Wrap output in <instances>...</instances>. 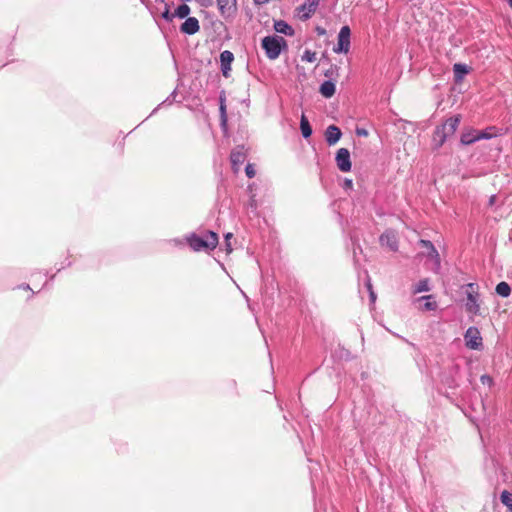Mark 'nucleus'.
Masks as SVG:
<instances>
[{
  "mask_svg": "<svg viewBox=\"0 0 512 512\" xmlns=\"http://www.w3.org/2000/svg\"><path fill=\"white\" fill-rule=\"evenodd\" d=\"M461 121L460 115L448 118L442 125L437 126L433 133L432 145L437 150L445 143L447 138L453 135Z\"/></svg>",
  "mask_w": 512,
  "mask_h": 512,
  "instance_id": "nucleus-1",
  "label": "nucleus"
},
{
  "mask_svg": "<svg viewBox=\"0 0 512 512\" xmlns=\"http://www.w3.org/2000/svg\"><path fill=\"white\" fill-rule=\"evenodd\" d=\"M189 246L194 251L214 250L218 245V235L213 231H207L204 237L192 234L187 238Z\"/></svg>",
  "mask_w": 512,
  "mask_h": 512,
  "instance_id": "nucleus-2",
  "label": "nucleus"
},
{
  "mask_svg": "<svg viewBox=\"0 0 512 512\" xmlns=\"http://www.w3.org/2000/svg\"><path fill=\"white\" fill-rule=\"evenodd\" d=\"M261 44L270 60L277 59L282 49L287 47L286 40L280 36H266L262 39Z\"/></svg>",
  "mask_w": 512,
  "mask_h": 512,
  "instance_id": "nucleus-3",
  "label": "nucleus"
},
{
  "mask_svg": "<svg viewBox=\"0 0 512 512\" xmlns=\"http://www.w3.org/2000/svg\"><path fill=\"white\" fill-rule=\"evenodd\" d=\"M350 36L351 30L349 26H342L338 34L337 45L334 46L335 53H348L350 50Z\"/></svg>",
  "mask_w": 512,
  "mask_h": 512,
  "instance_id": "nucleus-4",
  "label": "nucleus"
},
{
  "mask_svg": "<svg viewBox=\"0 0 512 512\" xmlns=\"http://www.w3.org/2000/svg\"><path fill=\"white\" fill-rule=\"evenodd\" d=\"M465 344L468 348L477 350L482 346V337L476 327H469L464 334Z\"/></svg>",
  "mask_w": 512,
  "mask_h": 512,
  "instance_id": "nucleus-5",
  "label": "nucleus"
},
{
  "mask_svg": "<svg viewBox=\"0 0 512 512\" xmlns=\"http://www.w3.org/2000/svg\"><path fill=\"white\" fill-rule=\"evenodd\" d=\"M220 15L224 19L233 18L237 12V0H216Z\"/></svg>",
  "mask_w": 512,
  "mask_h": 512,
  "instance_id": "nucleus-6",
  "label": "nucleus"
},
{
  "mask_svg": "<svg viewBox=\"0 0 512 512\" xmlns=\"http://www.w3.org/2000/svg\"><path fill=\"white\" fill-rule=\"evenodd\" d=\"M336 165L342 172H349L351 170L350 152L347 148H340L335 157Z\"/></svg>",
  "mask_w": 512,
  "mask_h": 512,
  "instance_id": "nucleus-7",
  "label": "nucleus"
},
{
  "mask_svg": "<svg viewBox=\"0 0 512 512\" xmlns=\"http://www.w3.org/2000/svg\"><path fill=\"white\" fill-rule=\"evenodd\" d=\"M246 157L247 154L244 146H237L235 149L232 150L230 155V161L232 169L235 173H237L240 170L241 165L246 160Z\"/></svg>",
  "mask_w": 512,
  "mask_h": 512,
  "instance_id": "nucleus-8",
  "label": "nucleus"
},
{
  "mask_svg": "<svg viewBox=\"0 0 512 512\" xmlns=\"http://www.w3.org/2000/svg\"><path fill=\"white\" fill-rule=\"evenodd\" d=\"M474 286L473 283L467 285L469 290H467L466 310L472 314H478L480 307L477 299L478 295L474 292Z\"/></svg>",
  "mask_w": 512,
  "mask_h": 512,
  "instance_id": "nucleus-9",
  "label": "nucleus"
},
{
  "mask_svg": "<svg viewBox=\"0 0 512 512\" xmlns=\"http://www.w3.org/2000/svg\"><path fill=\"white\" fill-rule=\"evenodd\" d=\"M234 61V54L229 50L220 53L221 72L225 78L230 76L231 64Z\"/></svg>",
  "mask_w": 512,
  "mask_h": 512,
  "instance_id": "nucleus-10",
  "label": "nucleus"
},
{
  "mask_svg": "<svg viewBox=\"0 0 512 512\" xmlns=\"http://www.w3.org/2000/svg\"><path fill=\"white\" fill-rule=\"evenodd\" d=\"M319 5V0H306L301 6H299L298 11L300 14L301 20H308L312 14L316 11Z\"/></svg>",
  "mask_w": 512,
  "mask_h": 512,
  "instance_id": "nucleus-11",
  "label": "nucleus"
},
{
  "mask_svg": "<svg viewBox=\"0 0 512 512\" xmlns=\"http://www.w3.org/2000/svg\"><path fill=\"white\" fill-rule=\"evenodd\" d=\"M419 245L425 249L423 255L435 261L436 265H440V256L433 243L429 240L421 239Z\"/></svg>",
  "mask_w": 512,
  "mask_h": 512,
  "instance_id": "nucleus-12",
  "label": "nucleus"
},
{
  "mask_svg": "<svg viewBox=\"0 0 512 512\" xmlns=\"http://www.w3.org/2000/svg\"><path fill=\"white\" fill-rule=\"evenodd\" d=\"M380 243L383 246H387L391 251H397L398 249V240L396 233L392 230H386L380 236Z\"/></svg>",
  "mask_w": 512,
  "mask_h": 512,
  "instance_id": "nucleus-13",
  "label": "nucleus"
},
{
  "mask_svg": "<svg viewBox=\"0 0 512 512\" xmlns=\"http://www.w3.org/2000/svg\"><path fill=\"white\" fill-rule=\"evenodd\" d=\"M200 30L199 21L195 17H188L181 24L180 31L187 35H194Z\"/></svg>",
  "mask_w": 512,
  "mask_h": 512,
  "instance_id": "nucleus-14",
  "label": "nucleus"
},
{
  "mask_svg": "<svg viewBox=\"0 0 512 512\" xmlns=\"http://www.w3.org/2000/svg\"><path fill=\"white\" fill-rule=\"evenodd\" d=\"M342 132L336 125H329L325 130V140L328 145H335L341 138Z\"/></svg>",
  "mask_w": 512,
  "mask_h": 512,
  "instance_id": "nucleus-15",
  "label": "nucleus"
},
{
  "mask_svg": "<svg viewBox=\"0 0 512 512\" xmlns=\"http://www.w3.org/2000/svg\"><path fill=\"white\" fill-rule=\"evenodd\" d=\"M477 136H478V130L471 128L462 133L460 142L462 145H471L478 141Z\"/></svg>",
  "mask_w": 512,
  "mask_h": 512,
  "instance_id": "nucleus-16",
  "label": "nucleus"
},
{
  "mask_svg": "<svg viewBox=\"0 0 512 512\" xmlns=\"http://www.w3.org/2000/svg\"><path fill=\"white\" fill-rule=\"evenodd\" d=\"M455 82H461L465 75L469 73V67L466 64L456 63L453 66Z\"/></svg>",
  "mask_w": 512,
  "mask_h": 512,
  "instance_id": "nucleus-17",
  "label": "nucleus"
},
{
  "mask_svg": "<svg viewBox=\"0 0 512 512\" xmlns=\"http://www.w3.org/2000/svg\"><path fill=\"white\" fill-rule=\"evenodd\" d=\"M335 91H336L335 83L332 82L331 80L324 81L321 84L320 89H319V92L325 98H331L335 94Z\"/></svg>",
  "mask_w": 512,
  "mask_h": 512,
  "instance_id": "nucleus-18",
  "label": "nucleus"
},
{
  "mask_svg": "<svg viewBox=\"0 0 512 512\" xmlns=\"http://www.w3.org/2000/svg\"><path fill=\"white\" fill-rule=\"evenodd\" d=\"M274 29L276 32L287 36H292L294 34L293 28L283 20L276 21L274 24Z\"/></svg>",
  "mask_w": 512,
  "mask_h": 512,
  "instance_id": "nucleus-19",
  "label": "nucleus"
},
{
  "mask_svg": "<svg viewBox=\"0 0 512 512\" xmlns=\"http://www.w3.org/2000/svg\"><path fill=\"white\" fill-rule=\"evenodd\" d=\"M300 129H301L302 136L304 138L307 139L312 135L311 125H310L307 117L304 114L301 116Z\"/></svg>",
  "mask_w": 512,
  "mask_h": 512,
  "instance_id": "nucleus-20",
  "label": "nucleus"
},
{
  "mask_svg": "<svg viewBox=\"0 0 512 512\" xmlns=\"http://www.w3.org/2000/svg\"><path fill=\"white\" fill-rule=\"evenodd\" d=\"M430 291L429 279L425 278L420 280L413 289V294H419L422 292Z\"/></svg>",
  "mask_w": 512,
  "mask_h": 512,
  "instance_id": "nucleus-21",
  "label": "nucleus"
},
{
  "mask_svg": "<svg viewBox=\"0 0 512 512\" xmlns=\"http://www.w3.org/2000/svg\"><path fill=\"white\" fill-rule=\"evenodd\" d=\"M495 291L501 297H508L511 293V288L508 283L502 281L497 284Z\"/></svg>",
  "mask_w": 512,
  "mask_h": 512,
  "instance_id": "nucleus-22",
  "label": "nucleus"
},
{
  "mask_svg": "<svg viewBox=\"0 0 512 512\" xmlns=\"http://www.w3.org/2000/svg\"><path fill=\"white\" fill-rule=\"evenodd\" d=\"M190 11H191V9L187 4H181L174 11V17H178L181 19L188 18Z\"/></svg>",
  "mask_w": 512,
  "mask_h": 512,
  "instance_id": "nucleus-23",
  "label": "nucleus"
},
{
  "mask_svg": "<svg viewBox=\"0 0 512 512\" xmlns=\"http://www.w3.org/2000/svg\"><path fill=\"white\" fill-rule=\"evenodd\" d=\"M160 4L163 6V10L161 11V17L167 22H171L174 18V13L170 12L169 4L165 3L163 0L160 1Z\"/></svg>",
  "mask_w": 512,
  "mask_h": 512,
  "instance_id": "nucleus-24",
  "label": "nucleus"
},
{
  "mask_svg": "<svg viewBox=\"0 0 512 512\" xmlns=\"http://www.w3.org/2000/svg\"><path fill=\"white\" fill-rule=\"evenodd\" d=\"M494 131H495V127H489L488 129H486L484 131H478L477 140L479 141L482 139L493 138L494 136H496V133Z\"/></svg>",
  "mask_w": 512,
  "mask_h": 512,
  "instance_id": "nucleus-25",
  "label": "nucleus"
},
{
  "mask_svg": "<svg viewBox=\"0 0 512 512\" xmlns=\"http://www.w3.org/2000/svg\"><path fill=\"white\" fill-rule=\"evenodd\" d=\"M500 500L502 504L505 505L507 508L512 507V494L507 490L502 491L500 495Z\"/></svg>",
  "mask_w": 512,
  "mask_h": 512,
  "instance_id": "nucleus-26",
  "label": "nucleus"
},
{
  "mask_svg": "<svg viewBox=\"0 0 512 512\" xmlns=\"http://www.w3.org/2000/svg\"><path fill=\"white\" fill-rule=\"evenodd\" d=\"M431 298H433L432 295L422 296L419 298V300H426V303L424 304L425 310H435L437 308V303L435 301H429Z\"/></svg>",
  "mask_w": 512,
  "mask_h": 512,
  "instance_id": "nucleus-27",
  "label": "nucleus"
},
{
  "mask_svg": "<svg viewBox=\"0 0 512 512\" xmlns=\"http://www.w3.org/2000/svg\"><path fill=\"white\" fill-rule=\"evenodd\" d=\"M316 52L314 51H311V50H305L303 55H302V60L303 61H306V62H309V63H313L316 61Z\"/></svg>",
  "mask_w": 512,
  "mask_h": 512,
  "instance_id": "nucleus-28",
  "label": "nucleus"
},
{
  "mask_svg": "<svg viewBox=\"0 0 512 512\" xmlns=\"http://www.w3.org/2000/svg\"><path fill=\"white\" fill-rule=\"evenodd\" d=\"M220 113L222 118V123H226V106L224 104V98L220 97Z\"/></svg>",
  "mask_w": 512,
  "mask_h": 512,
  "instance_id": "nucleus-29",
  "label": "nucleus"
},
{
  "mask_svg": "<svg viewBox=\"0 0 512 512\" xmlns=\"http://www.w3.org/2000/svg\"><path fill=\"white\" fill-rule=\"evenodd\" d=\"M245 173L248 178H253L256 174L254 166L252 164H247L245 167Z\"/></svg>",
  "mask_w": 512,
  "mask_h": 512,
  "instance_id": "nucleus-30",
  "label": "nucleus"
},
{
  "mask_svg": "<svg viewBox=\"0 0 512 512\" xmlns=\"http://www.w3.org/2000/svg\"><path fill=\"white\" fill-rule=\"evenodd\" d=\"M480 381H481V383H482L483 385H488V386H491V385H492V383H493L492 378H491L489 375H486V374H485V375H482V376L480 377Z\"/></svg>",
  "mask_w": 512,
  "mask_h": 512,
  "instance_id": "nucleus-31",
  "label": "nucleus"
},
{
  "mask_svg": "<svg viewBox=\"0 0 512 512\" xmlns=\"http://www.w3.org/2000/svg\"><path fill=\"white\" fill-rule=\"evenodd\" d=\"M366 286H367V289L369 290V294H370V299H371V302H375L376 300V294L374 293V291L372 290V284L370 283V281H368L366 283Z\"/></svg>",
  "mask_w": 512,
  "mask_h": 512,
  "instance_id": "nucleus-32",
  "label": "nucleus"
},
{
  "mask_svg": "<svg viewBox=\"0 0 512 512\" xmlns=\"http://www.w3.org/2000/svg\"><path fill=\"white\" fill-rule=\"evenodd\" d=\"M232 237V233H227L225 235L226 249L227 252L230 253L232 251L231 245L229 243V239Z\"/></svg>",
  "mask_w": 512,
  "mask_h": 512,
  "instance_id": "nucleus-33",
  "label": "nucleus"
},
{
  "mask_svg": "<svg viewBox=\"0 0 512 512\" xmlns=\"http://www.w3.org/2000/svg\"><path fill=\"white\" fill-rule=\"evenodd\" d=\"M201 6L203 7H209L212 5L213 0H196Z\"/></svg>",
  "mask_w": 512,
  "mask_h": 512,
  "instance_id": "nucleus-34",
  "label": "nucleus"
},
{
  "mask_svg": "<svg viewBox=\"0 0 512 512\" xmlns=\"http://www.w3.org/2000/svg\"><path fill=\"white\" fill-rule=\"evenodd\" d=\"M356 134L358 136L366 137V136H368V131L366 129H364V128H357L356 129Z\"/></svg>",
  "mask_w": 512,
  "mask_h": 512,
  "instance_id": "nucleus-35",
  "label": "nucleus"
},
{
  "mask_svg": "<svg viewBox=\"0 0 512 512\" xmlns=\"http://www.w3.org/2000/svg\"><path fill=\"white\" fill-rule=\"evenodd\" d=\"M174 97H175V91L170 96H168L166 98V100H164L162 102V105H164V104H171L173 102V100H174Z\"/></svg>",
  "mask_w": 512,
  "mask_h": 512,
  "instance_id": "nucleus-36",
  "label": "nucleus"
},
{
  "mask_svg": "<svg viewBox=\"0 0 512 512\" xmlns=\"http://www.w3.org/2000/svg\"><path fill=\"white\" fill-rule=\"evenodd\" d=\"M496 202V195H492L490 198H489V206H493Z\"/></svg>",
  "mask_w": 512,
  "mask_h": 512,
  "instance_id": "nucleus-37",
  "label": "nucleus"
},
{
  "mask_svg": "<svg viewBox=\"0 0 512 512\" xmlns=\"http://www.w3.org/2000/svg\"><path fill=\"white\" fill-rule=\"evenodd\" d=\"M270 0H254V3L256 5H263V4H266L268 3Z\"/></svg>",
  "mask_w": 512,
  "mask_h": 512,
  "instance_id": "nucleus-38",
  "label": "nucleus"
},
{
  "mask_svg": "<svg viewBox=\"0 0 512 512\" xmlns=\"http://www.w3.org/2000/svg\"><path fill=\"white\" fill-rule=\"evenodd\" d=\"M317 32L319 35H324L326 31H325V29L317 28Z\"/></svg>",
  "mask_w": 512,
  "mask_h": 512,
  "instance_id": "nucleus-39",
  "label": "nucleus"
},
{
  "mask_svg": "<svg viewBox=\"0 0 512 512\" xmlns=\"http://www.w3.org/2000/svg\"><path fill=\"white\" fill-rule=\"evenodd\" d=\"M345 185H346L347 187H352V180H346V181H345Z\"/></svg>",
  "mask_w": 512,
  "mask_h": 512,
  "instance_id": "nucleus-40",
  "label": "nucleus"
},
{
  "mask_svg": "<svg viewBox=\"0 0 512 512\" xmlns=\"http://www.w3.org/2000/svg\"><path fill=\"white\" fill-rule=\"evenodd\" d=\"M250 206H251V207H256V205H255V200H254V199H251V201H250Z\"/></svg>",
  "mask_w": 512,
  "mask_h": 512,
  "instance_id": "nucleus-41",
  "label": "nucleus"
},
{
  "mask_svg": "<svg viewBox=\"0 0 512 512\" xmlns=\"http://www.w3.org/2000/svg\"><path fill=\"white\" fill-rule=\"evenodd\" d=\"M506 2L508 3V5L512 8V0H506Z\"/></svg>",
  "mask_w": 512,
  "mask_h": 512,
  "instance_id": "nucleus-42",
  "label": "nucleus"
},
{
  "mask_svg": "<svg viewBox=\"0 0 512 512\" xmlns=\"http://www.w3.org/2000/svg\"><path fill=\"white\" fill-rule=\"evenodd\" d=\"M507 509H508V512H512V507L507 508Z\"/></svg>",
  "mask_w": 512,
  "mask_h": 512,
  "instance_id": "nucleus-43",
  "label": "nucleus"
}]
</instances>
